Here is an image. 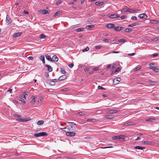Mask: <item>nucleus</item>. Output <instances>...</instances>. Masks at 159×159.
Segmentation results:
<instances>
[{"instance_id": "obj_1", "label": "nucleus", "mask_w": 159, "mask_h": 159, "mask_svg": "<svg viewBox=\"0 0 159 159\" xmlns=\"http://www.w3.org/2000/svg\"><path fill=\"white\" fill-rule=\"evenodd\" d=\"M13 116L15 117H19L20 118H17L16 119V120L19 122H27L30 120L31 119L29 117H28L24 119H21V115L14 114L13 115Z\"/></svg>"}, {"instance_id": "obj_2", "label": "nucleus", "mask_w": 159, "mask_h": 159, "mask_svg": "<svg viewBox=\"0 0 159 159\" xmlns=\"http://www.w3.org/2000/svg\"><path fill=\"white\" fill-rule=\"evenodd\" d=\"M62 129L63 130H64V129H65L66 130H65L64 131L66 133H67V132H70L71 131L74 132L75 130L76 129L75 127L71 125H67L65 127L62 128Z\"/></svg>"}, {"instance_id": "obj_3", "label": "nucleus", "mask_w": 159, "mask_h": 159, "mask_svg": "<svg viewBox=\"0 0 159 159\" xmlns=\"http://www.w3.org/2000/svg\"><path fill=\"white\" fill-rule=\"evenodd\" d=\"M149 65L150 66V67H149V68L150 69L152 70L153 71L156 72H159V69H158L155 66H152L154 65V63H149Z\"/></svg>"}, {"instance_id": "obj_4", "label": "nucleus", "mask_w": 159, "mask_h": 159, "mask_svg": "<svg viewBox=\"0 0 159 159\" xmlns=\"http://www.w3.org/2000/svg\"><path fill=\"white\" fill-rule=\"evenodd\" d=\"M48 134L45 132H42L34 134V136L36 137H39L41 136H45L48 135Z\"/></svg>"}, {"instance_id": "obj_5", "label": "nucleus", "mask_w": 159, "mask_h": 159, "mask_svg": "<svg viewBox=\"0 0 159 159\" xmlns=\"http://www.w3.org/2000/svg\"><path fill=\"white\" fill-rule=\"evenodd\" d=\"M112 139L113 140L115 139H121V141H123L125 139V136L122 135H119V136H114L112 137Z\"/></svg>"}, {"instance_id": "obj_6", "label": "nucleus", "mask_w": 159, "mask_h": 159, "mask_svg": "<svg viewBox=\"0 0 159 159\" xmlns=\"http://www.w3.org/2000/svg\"><path fill=\"white\" fill-rule=\"evenodd\" d=\"M133 10L127 8H125L121 10V11L122 12L129 11L131 13H133Z\"/></svg>"}, {"instance_id": "obj_7", "label": "nucleus", "mask_w": 159, "mask_h": 159, "mask_svg": "<svg viewBox=\"0 0 159 159\" xmlns=\"http://www.w3.org/2000/svg\"><path fill=\"white\" fill-rule=\"evenodd\" d=\"M66 135L68 136L73 137L75 135V133L73 132L70 131L67 132L66 133Z\"/></svg>"}, {"instance_id": "obj_8", "label": "nucleus", "mask_w": 159, "mask_h": 159, "mask_svg": "<svg viewBox=\"0 0 159 159\" xmlns=\"http://www.w3.org/2000/svg\"><path fill=\"white\" fill-rule=\"evenodd\" d=\"M120 80V78H115L113 80V84L115 85L117 84Z\"/></svg>"}, {"instance_id": "obj_9", "label": "nucleus", "mask_w": 159, "mask_h": 159, "mask_svg": "<svg viewBox=\"0 0 159 159\" xmlns=\"http://www.w3.org/2000/svg\"><path fill=\"white\" fill-rule=\"evenodd\" d=\"M106 27L109 28H115V25L114 24H108L106 25Z\"/></svg>"}, {"instance_id": "obj_10", "label": "nucleus", "mask_w": 159, "mask_h": 159, "mask_svg": "<svg viewBox=\"0 0 159 159\" xmlns=\"http://www.w3.org/2000/svg\"><path fill=\"white\" fill-rule=\"evenodd\" d=\"M51 60V61L52 62H57L58 60V58L56 55H54L52 57Z\"/></svg>"}, {"instance_id": "obj_11", "label": "nucleus", "mask_w": 159, "mask_h": 159, "mask_svg": "<svg viewBox=\"0 0 159 159\" xmlns=\"http://www.w3.org/2000/svg\"><path fill=\"white\" fill-rule=\"evenodd\" d=\"M138 17L141 19H146L147 17V16L145 14H141L138 16Z\"/></svg>"}, {"instance_id": "obj_12", "label": "nucleus", "mask_w": 159, "mask_h": 159, "mask_svg": "<svg viewBox=\"0 0 159 159\" xmlns=\"http://www.w3.org/2000/svg\"><path fill=\"white\" fill-rule=\"evenodd\" d=\"M22 34V32H19L14 33L12 36L13 37H20Z\"/></svg>"}, {"instance_id": "obj_13", "label": "nucleus", "mask_w": 159, "mask_h": 159, "mask_svg": "<svg viewBox=\"0 0 159 159\" xmlns=\"http://www.w3.org/2000/svg\"><path fill=\"white\" fill-rule=\"evenodd\" d=\"M66 78V76L65 75H64L59 77L58 79V80L61 81L65 80Z\"/></svg>"}, {"instance_id": "obj_14", "label": "nucleus", "mask_w": 159, "mask_h": 159, "mask_svg": "<svg viewBox=\"0 0 159 159\" xmlns=\"http://www.w3.org/2000/svg\"><path fill=\"white\" fill-rule=\"evenodd\" d=\"M39 12L40 13H41L42 14H47L48 13V11L45 9H44L43 10H40L39 11Z\"/></svg>"}, {"instance_id": "obj_15", "label": "nucleus", "mask_w": 159, "mask_h": 159, "mask_svg": "<svg viewBox=\"0 0 159 159\" xmlns=\"http://www.w3.org/2000/svg\"><path fill=\"white\" fill-rule=\"evenodd\" d=\"M123 28L124 27H119V26H117L116 27H115L114 28V30L116 31H119L122 30Z\"/></svg>"}, {"instance_id": "obj_16", "label": "nucleus", "mask_w": 159, "mask_h": 159, "mask_svg": "<svg viewBox=\"0 0 159 159\" xmlns=\"http://www.w3.org/2000/svg\"><path fill=\"white\" fill-rule=\"evenodd\" d=\"M6 22L8 25L10 24L11 22V19L7 16L6 19Z\"/></svg>"}, {"instance_id": "obj_17", "label": "nucleus", "mask_w": 159, "mask_h": 159, "mask_svg": "<svg viewBox=\"0 0 159 159\" xmlns=\"http://www.w3.org/2000/svg\"><path fill=\"white\" fill-rule=\"evenodd\" d=\"M94 27V25H88L85 26V28L88 30H90Z\"/></svg>"}, {"instance_id": "obj_18", "label": "nucleus", "mask_w": 159, "mask_h": 159, "mask_svg": "<svg viewBox=\"0 0 159 159\" xmlns=\"http://www.w3.org/2000/svg\"><path fill=\"white\" fill-rule=\"evenodd\" d=\"M155 119L153 118H149L147 119L146 120V121H150L152 122H154L155 120Z\"/></svg>"}, {"instance_id": "obj_19", "label": "nucleus", "mask_w": 159, "mask_h": 159, "mask_svg": "<svg viewBox=\"0 0 159 159\" xmlns=\"http://www.w3.org/2000/svg\"><path fill=\"white\" fill-rule=\"evenodd\" d=\"M135 124V123H134L133 122H128V123H126L125 124V125L126 126H129V125H134Z\"/></svg>"}, {"instance_id": "obj_20", "label": "nucleus", "mask_w": 159, "mask_h": 159, "mask_svg": "<svg viewBox=\"0 0 159 159\" xmlns=\"http://www.w3.org/2000/svg\"><path fill=\"white\" fill-rule=\"evenodd\" d=\"M45 66L47 67L48 68V70L49 72H51L52 70V68L50 66L48 65H45Z\"/></svg>"}, {"instance_id": "obj_21", "label": "nucleus", "mask_w": 159, "mask_h": 159, "mask_svg": "<svg viewBox=\"0 0 159 159\" xmlns=\"http://www.w3.org/2000/svg\"><path fill=\"white\" fill-rule=\"evenodd\" d=\"M134 148L137 149L139 150H143L145 149V147H141L139 146H136L134 147Z\"/></svg>"}, {"instance_id": "obj_22", "label": "nucleus", "mask_w": 159, "mask_h": 159, "mask_svg": "<svg viewBox=\"0 0 159 159\" xmlns=\"http://www.w3.org/2000/svg\"><path fill=\"white\" fill-rule=\"evenodd\" d=\"M62 12L61 11H57L53 16L54 17H55L57 16H58L60 15L61 13Z\"/></svg>"}, {"instance_id": "obj_23", "label": "nucleus", "mask_w": 159, "mask_h": 159, "mask_svg": "<svg viewBox=\"0 0 159 159\" xmlns=\"http://www.w3.org/2000/svg\"><path fill=\"white\" fill-rule=\"evenodd\" d=\"M142 143L147 145H151L152 144V142L149 141H144L142 142Z\"/></svg>"}, {"instance_id": "obj_24", "label": "nucleus", "mask_w": 159, "mask_h": 159, "mask_svg": "<svg viewBox=\"0 0 159 159\" xmlns=\"http://www.w3.org/2000/svg\"><path fill=\"white\" fill-rule=\"evenodd\" d=\"M138 23L137 22H135L133 23H132L131 24H129L128 25V27H133L134 26H135L136 25H138Z\"/></svg>"}, {"instance_id": "obj_25", "label": "nucleus", "mask_w": 159, "mask_h": 159, "mask_svg": "<svg viewBox=\"0 0 159 159\" xmlns=\"http://www.w3.org/2000/svg\"><path fill=\"white\" fill-rule=\"evenodd\" d=\"M39 59L42 61L43 64L45 63V58L44 56H41L39 57Z\"/></svg>"}, {"instance_id": "obj_26", "label": "nucleus", "mask_w": 159, "mask_h": 159, "mask_svg": "<svg viewBox=\"0 0 159 159\" xmlns=\"http://www.w3.org/2000/svg\"><path fill=\"white\" fill-rule=\"evenodd\" d=\"M103 2H95V4L98 6H101L103 5Z\"/></svg>"}, {"instance_id": "obj_27", "label": "nucleus", "mask_w": 159, "mask_h": 159, "mask_svg": "<svg viewBox=\"0 0 159 159\" xmlns=\"http://www.w3.org/2000/svg\"><path fill=\"white\" fill-rule=\"evenodd\" d=\"M85 29L84 28H79L75 30V31L77 32H79L80 31H84Z\"/></svg>"}, {"instance_id": "obj_28", "label": "nucleus", "mask_w": 159, "mask_h": 159, "mask_svg": "<svg viewBox=\"0 0 159 159\" xmlns=\"http://www.w3.org/2000/svg\"><path fill=\"white\" fill-rule=\"evenodd\" d=\"M158 22V20H152L150 21V23L152 24H157Z\"/></svg>"}, {"instance_id": "obj_29", "label": "nucleus", "mask_w": 159, "mask_h": 159, "mask_svg": "<svg viewBox=\"0 0 159 159\" xmlns=\"http://www.w3.org/2000/svg\"><path fill=\"white\" fill-rule=\"evenodd\" d=\"M119 111H117V110H109L108 112L111 114H113L116 113Z\"/></svg>"}, {"instance_id": "obj_30", "label": "nucleus", "mask_w": 159, "mask_h": 159, "mask_svg": "<svg viewBox=\"0 0 159 159\" xmlns=\"http://www.w3.org/2000/svg\"><path fill=\"white\" fill-rule=\"evenodd\" d=\"M106 118L111 119L113 118L114 117V116L113 115H109L107 116H105Z\"/></svg>"}, {"instance_id": "obj_31", "label": "nucleus", "mask_w": 159, "mask_h": 159, "mask_svg": "<svg viewBox=\"0 0 159 159\" xmlns=\"http://www.w3.org/2000/svg\"><path fill=\"white\" fill-rule=\"evenodd\" d=\"M31 98L32 99L31 101V103L32 104H34L35 102V99L36 98V97L34 96H32L31 97Z\"/></svg>"}, {"instance_id": "obj_32", "label": "nucleus", "mask_w": 159, "mask_h": 159, "mask_svg": "<svg viewBox=\"0 0 159 159\" xmlns=\"http://www.w3.org/2000/svg\"><path fill=\"white\" fill-rule=\"evenodd\" d=\"M45 57H46V58L47 60H48L49 61H51V57L48 55V54H46L45 55Z\"/></svg>"}, {"instance_id": "obj_33", "label": "nucleus", "mask_w": 159, "mask_h": 159, "mask_svg": "<svg viewBox=\"0 0 159 159\" xmlns=\"http://www.w3.org/2000/svg\"><path fill=\"white\" fill-rule=\"evenodd\" d=\"M44 123V121L43 120H39L37 122V124L38 125H41L43 124Z\"/></svg>"}, {"instance_id": "obj_34", "label": "nucleus", "mask_w": 159, "mask_h": 159, "mask_svg": "<svg viewBox=\"0 0 159 159\" xmlns=\"http://www.w3.org/2000/svg\"><path fill=\"white\" fill-rule=\"evenodd\" d=\"M141 66H138V67H136V68L133 69L132 70H133V71L135 72L136 71H137V70H140V69H141Z\"/></svg>"}, {"instance_id": "obj_35", "label": "nucleus", "mask_w": 159, "mask_h": 159, "mask_svg": "<svg viewBox=\"0 0 159 159\" xmlns=\"http://www.w3.org/2000/svg\"><path fill=\"white\" fill-rule=\"evenodd\" d=\"M125 31L127 32H129L131 31L132 30L130 28H127L124 30Z\"/></svg>"}, {"instance_id": "obj_36", "label": "nucleus", "mask_w": 159, "mask_h": 159, "mask_svg": "<svg viewBox=\"0 0 159 159\" xmlns=\"http://www.w3.org/2000/svg\"><path fill=\"white\" fill-rule=\"evenodd\" d=\"M60 72L61 73L63 74H65L66 73L65 71L63 68H62L60 69Z\"/></svg>"}, {"instance_id": "obj_37", "label": "nucleus", "mask_w": 159, "mask_h": 159, "mask_svg": "<svg viewBox=\"0 0 159 159\" xmlns=\"http://www.w3.org/2000/svg\"><path fill=\"white\" fill-rule=\"evenodd\" d=\"M39 36L41 39H43L46 37V35L44 34H42L39 35Z\"/></svg>"}, {"instance_id": "obj_38", "label": "nucleus", "mask_w": 159, "mask_h": 159, "mask_svg": "<svg viewBox=\"0 0 159 159\" xmlns=\"http://www.w3.org/2000/svg\"><path fill=\"white\" fill-rule=\"evenodd\" d=\"M116 16V14H111L109 16V17L110 18H112V19H114V18H115Z\"/></svg>"}, {"instance_id": "obj_39", "label": "nucleus", "mask_w": 159, "mask_h": 159, "mask_svg": "<svg viewBox=\"0 0 159 159\" xmlns=\"http://www.w3.org/2000/svg\"><path fill=\"white\" fill-rule=\"evenodd\" d=\"M127 17V16L126 15H123L121 17H120V18L121 20H123L126 19Z\"/></svg>"}, {"instance_id": "obj_40", "label": "nucleus", "mask_w": 159, "mask_h": 159, "mask_svg": "<svg viewBox=\"0 0 159 159\" xmlns=\"http://www.w3.org/2000/svg\"><path fill=\"white\" fill-rule=\"evenodd\" d=\"M125 42V39H119L118 41V42L119 43H124Z\"/></svg>"}, {"instance_id": "obj_41", "label": "nucleus", "mask_w": 159, "mask_h": 159, "mask_svg": "<svg viewBox=\"0 0 159 159\" xmlns=\"http://www.w3.org/2000/svg\"><path fill=\"white\" fill-rule=\"evenodd\" d=\"M131 19L132 20H137V18L136 16H132L131 17Z\"/></svg>"}, {"instance_id": "obj_42", "label": "nucleus", "mask_w": 159, "mask_h": 159, "mask_svg": "<svg viewBox=\"0 0 159 159\" xmlns=\"http://www.w3.org/2000/svg\"><path fill=\"white\" fill-rule=\"evenodd\" d=\"M158 55V54L157 53H155L151 55V57H154L157 56Z\"/></svg>"}, {"instance_id": "obj_43", "label": "nucleus", "mask_w": 159, "mask_h": 159, "mask_svg": "<svg viewBox=\"0 0 159 159\" xmlns=\"http://www.w3.org/2000/svg\"><path fill=\"white\" fill-rule=\"evenodd\" d=\"M89 49V47H87L85 48L84 49L82 50V51L83 52H86L88 51Z\"/></svg>"}, {"instance_id": "obj_44", "label": "nucleus", "mask_w": 159, "mask_h": 159, "mask_svg": "<svg viewBox=\"0 0 159 159\" xmlns=\"http://www.w3.org/2000/svg\"><path fill=\"white\" fill-rule=\"evenodd\" d=\"M61 1L60 0H59L58 2H57L56 3L55 5L56 6H58L61 3Z\"/></svg>"}, {"instance_id": "obj_45", "label": "nucleus", "mask_w": 159, "mask_h": 159, "mask_svg": "<svg viewBox=\"0 0 159 159\" xmlns=\"http://www.w3.org/2000/svg\"><path fill=\"white\" fill-rule=\"evenodd\" d=\"M98 89H99L105 90V89L104 88L100 86H98Z\"/></svg>"}, {"instance_id": "obj_46", "label": "nucleus", "mask_w": 159, "mask_h": 159, "mask_svg": "<svg viewBox=\"0 0 159 159\" xmlns=\"http://www.w3.org/2000/svg\"><path fill=\"white\" fill-rule=\"evenodd\" d=\"M49 84L51 85H55V82L53 80L51 81L49 83Z\"/></svg>"}, {"instance_id": "obj_47", "label": "nucleus", "mask_w": 159, "mask_h": 159, "mask_svg": "<svg viewBox=\"0 0 159 159\" xmlns=\"http://www.w3.org/2000/svg\"><path fill=\"white\" fill-rule=\"evenodd\" d=\"M19 100L20 101H21L22 102L24 103V104L25 103V101L24 100L23 98H19Z\"/></svg>"}, {"instance_id": "obj_48", "label": "nucleus", "mask_w": 159, "mask_h": 159, "mask_svg": "<svg viewBox=\"0 0 159 159\" xmlns=\"http://www.w3.org/2000/svg\"><path fill=\"white\" fill-rule=\"evenodd\" d=\"M120 70V67H117L115 70V72L119 71Z\"/></svg>"}, {"instance_id": "obj_49", "label": "nucleus", "mask_w": 159, "mask_h": 159, "mask_svg": "<svg viewBox=\"0 0 159 159\" xmlns=\"http://www.w3.org/2000/svg\"><path fill=\"white\" fill-rule=\"evenodd\" d=\"M102 47L100 45H98L97 46L95 47V48L97 49H99L101 47Z\"/></svg>"}, {"instance_id": "obj_50", "label": "nucleus", "mask_w": 159, "mask_h": 159, "mask_svg": "<svg viewBox=\"0 0 159 159\" xmlns=\"http://www.w3.org/2000/svg\"><path fill=\"white\" fill-rule=\"evenodd\" d=\"M78 25L77 24V25H73L71 27L72 28V29H73L74 28L78 27Z\"/></svg>"}, {"instance_id": "obj_51", "label": "nucleus", "mask_w": 159, "mask_h": 159, "mask_svg": "<svg viewBox=\"0 0 159 159\" xmlns=\"http://www.w3.org/2000/svg\"><path fill=\"white\" fill-rule=\"evenodd\" d=\"M109 40L107 39H104L103 40V41L105 42H107V43L108 42H109Z\"/></svg>"}, {"instance_id": "obj_52", "label": "nucleus", "mask_w": 159, "mask_h": 159, "mask_svg": "<svg viewBox=\"0 0 159 159\" xmlns=\"http://www.w3.org/2000/svg\"><path fill=\"white\" fill-rule=\"evenodd\" d=\"M28 58L30 60H33L34 59L33 57L31 56L29 57Z\"/></svg>"}, {"instance_id": "obj_53", "label": "nucleus", "mask_w": 159, "mask_h": 159, "mask_svg": "<svg viewBox=\"0 0 159 159\" xmlns=\"http://www.w3.org/2000/svg\"><path fill=\"white\" fill-rule=\"evenodd\" d=\"M68 66L70 68H72L74 66V64L72 63L71 64H69L68 65Z\"/></svg>"}, {"instance_id": "obj_54", "label": "nucleus", "mask_w": 159, "mask_h": 159, "mask_svg": "<svg viewBox=\"0 0 159 159\" xmlns=\"http://www.w3.org/2000/svg\"><path fill=\"white\" fill-rule=\"evenodd\" d=\"M94 120H95L94 119H87V121H92L93 122H94Z\"/></svg>"}, {"instance_id": "obj_55", "label": "nucleus", "mask_w": 159, "mask_h": 159, "mask_svg": "<svg viewBox=\"0 0 159 159\" xmlns=\"http://www.w3.org/2000/svg\"><path fill=\"white\" fill-rule=\"evenodd\" d=\"M43 100V98L42 97H40L39 98V99L38 100V102H42Z\"/></svg>"}, {"instance_id": "obj_56", "label": "nucleus", "mask_w": 159, "mask_h": 159, "mask_svg": "<svg viewBox=\"0 0 159 159\" xmlns=\"http://www.w3.org/2000/svg\"><path fill=\"white\" fill-rule=\"evenodd\" d=\"M68 90V89L67 88H65L64 89H62L61 90V91H67Z\"/></svg>"}, {"instance_id": "obj_57", "label": "nucleus", "mask_w": 159, "mask_h": 159, "mask_svg": "<svg viewBox=\"0 0 159 159\" xmlns=\"http://www.w3.org/2000/svg\"><path fill=\"white\" fill-rule=\"evenodd\" d=\"M23 13L24 14H29V12L27 11L24 10V11Z\"/></svg>"}, {"instance_id": "obj_58", "label": "nucleus", "mask_w": 159, "mask_h": 159, "mask_svg": "<svg viewBox=\"0 0 159 159\" xmlns=\"http://www.w3.org/2000/svg\"><path fill=\"white\" fill-rule=\"evenodd\" d=\"M79 115L80 116H84V114L82 112H80L78 113Z\"/></svg>"}, {"instance_id": "obj_59", "label": "nucleus", "mask_w": 159, "mask_h": 159, "mask_svg": "<svg viewBox=\"0 0 159 159\" xmlns=\"http://www.w3.org/2000/svg\"><path fill=\"white\" fill-rule=\"evenodd\" d=\"M116 67V65L115 64H113V65L111 68L112 70L114 68H115Z\"/></svg>"}, {"instance_id": "obj_60", "label": "nucleus", "mask_w": 159, "mask_h": 159, "mask_svg": "<svg viewBox=\"0 0 159 159\" xmlns=\"http://www.w3.org/2000/svg\"><path fill=\"white\" fill-rule=\"evenodd\" d=\"M45 76L46 77H48V76H49V75H48V72H46V73H45Z\"/></svg>"}, {"instance_id": "obj_61", "label": "nucleus", "mask_w": 159, "mask_h": 159, "mask_svg": "<svg viewBox=\"0 0 159 159\" xmlns=\"http://www.w3.org/2000/svg\"><path fill=\"white\" fill-rule=\"evenodd\" d=\"M98 67H96L93 69V70L94 71L98 70Z\"/></svg>"}, {"instance_id": "obj_62", "label": "nucleus", "mask_w": 159, "mask_h": 159, "mask_svg": "<svg viewBox=\"0 0 159 159\" xmlns=\"http://www.w3.org/2000/svg\"><path fill=\"white\" fill-rule=\"evenodd\" d=\"M135 54V53H132L129 54L128 55L130 56H133Z\"/></svg>"}, {"instance_id": "obj_63", "label": "nucleus", "mask_w": 159, "mask_h": 159, "mask_svg": "<svg viewBox=\"0 0 159 159\" xmlns=\"http://www.w3.org/2000/svg\"><path fill=\"white\" fill-rule=\"evenodd\" d=\"M89 70V69L88 68H85L84 69V71H88Z\"/></svg>"}, {"instance_id": "obj_64", "label": "nucleus", "mask_w": 159, "mask_h": 159, "mask_svg": "<svg viewBox=\"0 0 159 159\" xmlns=\"http://www.w3.org/2000/svg\"><path fill=\"white\" fill-rule=\"evenodd\" d=\"M28 92H27V91H25V92L24 93V94L25 95H28Z\"/></svg>"}]
</instances>
